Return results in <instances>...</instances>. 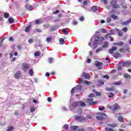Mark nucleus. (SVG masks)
<instances>
[{
    "label": "nucleus",
    "instance_id": "69168bd1",
    "mask_svg": "<svg viewBox=\"0 0 131 131\" xmlns=\"http://www.w3.org/2000/svg\"><path fill=\"white\" fill-rule=\"evenodd\" d=\"M80 21H83L84 20V17L83 16H81L79 18Z\"/></svg>",
    "mask_w": 131,
    "mask_h": 131
},
{
    "label": "nucleus",
    "instance_id": "cd10ccee",
    "mask_svg": "<svg viewBox=\"0 0 131 131\" xmlns=\"http://www.w3.org/2000/svg\"><path fill=\"white\" fill-rule=\"evenodd\" d=\"M30 27H31V25H30L29 26H27L25 29V32H28L29 30H30Z\"/></svg>",
    "mask_w": 131,
    "mask_h": 131
},
{
    "label": "nucleus",
    "instance_id": "79ce46f5",
    "mask_svg": "<svg viewBox=\"0 0 131 131\" xmlns=\"http://www.w3.org/2000/svg\"><path fill=\"white\" fill-rule=\"evenodd\" d=\"M54 61V59H53V58L50 57L49 58V62L50 63V64H51V63H53Z\"/></svg>",
    "mask_w": 131,
    "mask_h": 131
},
{
    "label": "nucleus",
    "instance_id": "f03ea898",
    "mask_svg": "<svg viewBox=\"0 0 131 131\" xmlns=\"http://www.w3.org/2000/svg\"><path fill=\"white\" fill-rule=\"evenodd\" d=\"M75 120H78L79 122H83L85 121V118L82 116L75 115L74 116Z\"/></svg>",
    "mask_w": 131,
    "mask_h": 131
},
{
    "label": "nucleus",
    "instance_id": "2eb2a0df",
    "mask_svg": "<svg viewBox=\"0 0 131 131\" xmlns=\"http://www.w3.org/2000/svg\"><path fill=\"white\" fill-rule=\"evenodd\" d=\"M108 46H109V42L106 41L104 42L103 46H102V48L104 49H106V48H108Z\"/></svg>",
    "mask_w": 131,
    "mask_h": 131
},
{
    "label": "nucleus",
    "instance_id": "e433bc0d",
    "mask_svg": "<svg viewBox=\"0 0 131 131\" xmlns=\"http://www.w3.org/2000/svg\"><path fill=\"white\" fill-rule=\"evenodd\" d=\"M62 32L63 33H64V34H68V33H69V32L67 31V30H66V29H63L62 30Z\"/></svg>",
    "mask_w": 131,
    "mask_h": 131
},
{
    "label": "nucleus",
    "instance_id": "9d476101",
    "mask_svg": "<svg viewBox=\"0 0 131 131\" xmlns=\"http://www.w3.org/2000/svg\"><path fill=\"white\" fill-rule=\"evenodd\" d=\"M20 75H21V72L17 71L14 74V77L16 79H19L20 78Z\"/></svg>",
    "mask_w": 131,
    "mask_h": 131
},
{
    "label": "nucleus",
    "instance_id": "ea45409f",
    "mask_svg": "<svg viewBox=\"0 0 131 131\" xmlns=\"http://www.w3.org/2000/svg\"><path fill=\"white\" fill-rule=\"evenodd\" d=\"M35 111V108L34 107H31L30 108V112L31 113H33V112H34Z\"/></svg>",
    "mask_w": 131,
    "mask_h": 131
},
{
    "label": "nucleus",
    "instance_id": "37998d69",
    "mask_svg": "<svg viewBox=\"0 0 131 131\" xmlns=\"http://www.w3.org/2000/svg\"><path fill=\"white\" fill-rule=\"evenodd\" d=\"M105 130L106 131H114V130H113V129H112V128H109V127H106Z\"/></svg>",
    "mask_w": 131,
    "mask_h": 131
},
{
    "label": "nucleus",
    "instance_id": "f257e3e1",
    "mask_svg": "<svg viewBox=\"0 0 131 131\" xmlns=\"http://www.w3.org/2000/svg\"><path fill=\"white\" fill-rule=\"evenodd\" d=\"M108 108L111 109L112 111H116V110L120 109V106L118 105V103H115L113 106H110Z\"/></svg>",
    "mask_w": 131,
    "mask_h": 131
},
{
    "label": "nucleus",
    "instance_id": "c03bdc74",
    "mask_svg": "<svg viewBox=\"0 0 131 131\" xmlns=\"http://www.w3.org/2000/svg\"><path fill=\"white\" fill-rule=\"evenodd\" d=\"M110 34H107L106 36H105V37H108V38H111V41H113V38H112V37H111V36H109Z\"/></svg>",
    "mask_w": 131,
    "mask_h": 131
},
{
    "label": "nucleus",
    "instance_id": "0e129e2a",
    "mask_svg": "<svg viewBox=\"0 0 131 131\" xmlns=\"http://www.w3.org/2000/svg\"><path fill=\"white\" fill-rule=\"evenodd\" d=\"M104 78H106V79H109V76L108 75H105L103 76Z\"/></svg>",
    "mask_w": 131,
    "mask_h": 131
},
{
    "label": "nucleus",
    "instance_id": "2f4dec72",
    "mask_svg": "<svg viewBox=\"0 0 131 131\" xmlns=\"http://www.w3.org/2000/svg\"><path fill=\"white\" fill-rule=\"evenodd\" d=\"M120 56V54L119 53H115L114 54V57L116 58V59H118L119 57Z\"/></svg>",
    "mask_w": 131,
    "mask_h": 131
},
{
    "label": "nucleus",
    "instance_id": "bb28decb",
    "mask_svg": "<svg viewBox=\"0 0 131 131\" xmlns=\"http://www.w3.org/2000/svg\"><path fill=\"white\" fill-rule=\"evenodd\" d=\"M118 120L120 122H124V120H123V118L122 117V116H119L118 117Z\"/></svg>",
    "mask_w": 131,
    "mask_h": 131
},
{
    "label": "nucleus",
    "instance_id": "c756f323",
    "mask_svg": "<svg viewBox=\"0 0 131 131\" xmlns=\"http://www.w3.org/2000/svg\"><path fill=\"white\" fill-rule=\"evenodd\" d=\"M75 89H76V90H80L81 89H82V86L80 85H77L76 87H75Z\"/></svg>",
    "mask_w": 131,
    "mask_h": 131
},
{
    "label": "nucleus",
    "instance_id": "72a5a7b5",
    "mask_svg": "<svg viewBox=\"0 0 131 131\" xmlns=\"http://www.w3.org/2000/svg\"><path fill=\"white\" fill-rule=\"evenodd\" d=\"M121 83H122V82L117 81V82H116L115 83H113V85H120V84H121Z\"/></svg>",
    "mask_w": 131,
    "mask_h": 131
},
{
    "label": "nucleus",
    "instance_id": "ddd939ff",
    "mask_svg": "<svg viewBox=\"0 0 131 131\" xmlns=\"http://www.w3.org/2000/svg\"><path fill=\"white\" fill-rule=\"evenodd\" d=\"M105 90L107 92H113L115 91V87L112 86L111 88H106Z\"/></svg>",
    "mask_w": 131,
    "mask_h": 131
},
{
    "label": "nucleus",
    "instance_id": "7c9ffc66",
    "mask_svg": "<svg viewBox=\"0 0 131 131\" xmlns=\"http://www.w3.org/2000/svg\"><path fill=\"white\" fill-rule=\"evenodd\" d=\"M29 73L31 76H33V69H31L29 72Z\"/></svg>",
    "mask_w": 131,
    "mask_h": 131
},
{
    "label": "nucleus",
    "instance_id": "9b49d317",
    "mask_svg": "<svg viewBox=\"0 0 131 131\" xmlns=\"http://www.w3.org/2000/svg\"><path fill=\"white\" fill-rule=\"evenodd\" d=\"M82 75L84 79H90V74H86L84 72L82 73Z\"/></svg>",
    "mask_w": 131,
    "mask_h": 131
},
{
    "label": "nucleus",
    "instance_id": "a18cd8bd",
    "mask_svg": "<svg viewBox=\"0 0 131 131\" xmlns=\"http://www.w3.org/2000/svg\"><path fill=\"white\" fill-rule=\"evenodd\" d=\"M118 34L119 36H122V35H123V33L121 31H119L118 33Z\"/></svg>",
    "mask_w": 131,
    "mask_h": 131
},
{
    "label": "nucleus",
    "instance_id": "39448f33",
    "mask_svg": "<svg viewBox=\"0 0 131 131\" xmlns=\"http://www.w3.org/2000/svg\"><path fill=\"white\" fill-rule=\"evenodd\" d=\"M80 105V101H74L72 103V106L73 109H75L76 107H78V106Z\"/></svg>",
    "mask_w": 131,
    "mask_h": 131
},
{
    "label": "nucleus",
    "instance_id": "5fc2aeb1",
    "mask_svg": "<svg viewBox=\"0 0 131 131\" xmlns=\"http://www.w3.org/2000/svg\"><path fill=\"white\" fill-rule=\"evenodd\" d=\"M113 96H114V94L111 93L108 96V98H113Z\"/></svg>",
    "mask_w": 131,
    "mask_h": 131
},
{
    "label": "nucleus",
    "instance_id": "20e7f679",
    "mask_svg": "<svg viewBox=\"0 0 131 131\" xmlns=\"http://www.w3.org/2000/svg\"><path fill=\"white\" fill-rule=\"evenodd\" d=\"M85 103H89L90 105H96L97 104V101H94L93 98H89L85 100Z\"/></svg>",
    "mask_w": 131,
    "mask_h": 131
},
{
    "label": "nucleus",
    "instance_id": "052dcab7",
    "mask_svg": "<svg viewBox=\"0 0 131 131\" xmlns=\"http://www.w3.org/2000/svg\"><path fill=\"white\" fill-rule=\"evenodd\" d=\"M118 70H121V69H122V65H121V66L119 65V66L118 67Z\"/></svg>",
    "mask_w": 131,
    "mask_h": 131
},
{
    "label": "nucleus",
    "instance_id": "58836bf2",
    "mask_svg": "<svg viewBox=\"0 0 131 131\" xmlns=\"http://www.w3.org/2000/svg\"><path fill=\"white\" fill-rule=\"evenodd\" d=\"M124 77L125 78H130V76L128 74H124Z\"/></svg>",
    "mask_w": 131,
    "mask_h": 131
},
{
    "label": "nucleus",
    "instance_id": "13d9d810",
    "mask_svg": "<svg viewBox=\"0 0 131 131\" xmlns=\"http://www.w3.org/2000/svg\"><path fill=\"white\" fill-rule=\"evenodd\" d=\"M86 118H88V119H92V116L90 115H87L86 116Z\"/></svg>",
    "mask_w": 131,
    "mask_h": 131
},
{
    "label": "nucleus",
    "instance_id": "6e6552de",
    "mask_svg": "<svg viewBox=\"0 0 131 131\" xmlns=\"http://www.w3.org/2000/svg\"><path fill=\"white\" fill-rule=\"evenodd\" d=\"M95 66H96V67H99L98 68V69H102V66H103V63L101 62L98 60H96L95 61Z\"/></svg>",
    "mask_w": 131,
    "mask_h": 131
},
{
    "label": "nucleus",
    "instance_id": "dca6fc26",
    "mask_svg": "<svg viewBox=\"0 0 131 131\" xmlns=\"http://www.w3.org/2000/svg\"><path fill=\"white\" fill-rule=\"evenodd\" d=\"M79 127L78 126L74 125V126H72L71 127V129H72V130L75 131V130H76V129H78V128H79Z\"/></svg>",
    "mask_w": 131,
    "mask_h": 131
},
{
    "label": "nucleus",
    "instance_id": "a878e982",
    "mask_svg": "<svg viewBox=\"0 0 131 131\" xmlns=\"http://www.w3.org/2000/svg\"><path fill=\"white\" fill-rule=\"evenodd\" d=\"M93 92H94V93H95L96 96H98V97L101 96V92H96V90H93Z\"/></svg>",
    "mask_w": 131,
    "mask_h": 131
},
{
    "label": "nucleus",
    "instance_id": "393cba45",
    "mask_svg": "<svg viewBox=\"0 0 131 131\" xmlns=\"http://www.w3.org/2000/svg\"><path fill=\"white\" fill-rule=\"evenodd\" d=\"M130 23V21L129 20H127L126 21H124L122 23V25H128Z\"/></svg>",
    "mask_w": 131,
    "mask_h": 131
},
{
    "label": "nucleus",
    "instance_id": "4c0bfd02",
    "mask_svg": "<svg viewBox=\"0 0 131 131\" xmlns=\"http://www.w3.org/2000/svg\"><path fill=\"white\" fill-rule=\"evenodd\" d=\"M52 37H48L46 39L47 42H51L52 41Z\"/></svg>",
    "mask_w": 131,
    "mask_h": 131
},
{
    "label": "nucleus",
    "instance_id": "a19ab883",
    "mask_svg": "<svg viewBox=\"0 0 131 131\" xmlns=\"http://www.w3.org/2000/svg\"><path fill=\"white\" fill-rule=\"evenodd\" d=\"M101 51H103V48H98L96 50V53H99V52H101Z\"/></svg>",
    "mask_w": 131,
    "mask_h": 131
},
{
    "label": "nucleus",
    "instance_id": "8fccbe9b",
    "mask_svg": "<svg viewBox=\"0 0 131 131\" xmlns=\"http://www.w3.org/2000/svg\"><path fill=\"white\" fill-rule=\"evenodd\" d=\"M77 112L78 113H79V114H82V110H81V108L78 109V110L77 111Z\"/></svg>",
    "mask_w": 131,
    "mask_h": 131
},
{
    "label": "nucleus",
    "instance_id": "bf43d9fd",
    "mask_svg": "<svg viewBox=\"0 0 131 131\" xmlns=\"http://www.w3.org/2000/svg\"><path fill=\"white\" fill-rule=\"evenodd\" d=\"M29 43H32L33 42V39H29L28 40Z\"/></svg>",
    "mask_w": 131,
    "mask_h": 131
},
{
    "label": "nucleus",
    "instance_id": "e2e57ef3",
    "mask_svg": "<svg viewBox=\"0 0 131 131\" xmlns=\"http://www.w3.org/2000/svg\"><path fill=\"white\" fill-rule=\"evenodd\" d=\"M120 52H121V53H125V50L123 49H120Z\"/></svg>",
    "mask_w": 131,
    "mask_h": 131
},
{
    "label": "nucleus",
    "instance_id": "f3484780",
    "mask_svg": "<svg viewBox=\"0 0 131 131\" xmlns=\"http://www.w3.org/2000/svg\"><path fill=\"white\" fill-rule=\"evenodd\" d=\"M96 118L97 119V120L102 121L103 119H104V117H103V116H97L96 117Z\"/></svg>",
    "mask_w": 131,
    "mask_h": 131
},
{
    "label": "nucleus",
    "instance_id": "4468645a",
    "mask_svg": "<svg viewBox=\"0 0 131 131\" xmlns=\"http://www.w3.org/2000/svg\"><path fill=\"white\" fill-rule=\"evenodd\" d=\"M124 44V43H123V42L120 41V42H115L114 43V46H123Z\"/></svg>",
    "mask_w": 131,
    "mask_h": 131
},
{
    "label": "nucleus",
    "instance_id": "6e6d98bb",
    "mask_svg": "<svg viewBox=\"0 0 131 131\" xmlns=\"http://www.w3.org/2000/svg\"><path fill=\"white\" fill-rule=\"evenodd\" d=\"M83 82V80L82 78H80L79 80V84H81Z\"/></svg>",
    "mask_w": 131,
    "mask_h": 131
},
{
    "label": "nucleus",
    "instance_id": "412c9836",
    "mask_svg": "<svg viewBox=\"0 0 131 131\" xmlns=\"http://www.w3.org/2000/svg\"><path fill=\"white\" fill-rule=\"evenodd\" d=\"M98 7L93 6V7H92L91 10H92L93 12H97V11H98Z\"/></svg>",
    "mask_w": 131,
    "mask_h": 131
},
{
    "label": "nucleus",
    "instance_id": "5701e85b",
    "mask_svg": "<svg viewBox=\"0 0 131 131\" xmlns=\"http://www.w3.org/2000/svg\"><path fill=\"white\" fill-rule=\"evenodd\" d=\"M96 114L97 115H100V116H106V114L102 112H98Z\"/></svg>",
    "mask_w": 131,
    "mask_h": 131
},
{
    "label": "nucleus",
    "instance_id": "7ed1b4c3",
    "mask_svg": "<svg viewBox=\"0 0 131 131\" xmlns=\"http://www.w3.org/2000/svg\"><path fill=\"white\" fill-rule=\"evenodd\" d=\"M105 38L104 37L100 36V37H96V39L95 40V42L96 43H99V45H101L102 42H103V40H104Z\"/></svg>",
    "mask_w": 131,
    "mask_h": 131
},
{
    "label": "nucleus",
    "instance_id": "603ef678",
    "mask_svg": "<svg viewBox=\"0 0 131 131\" xmlns=\"http://www.w3.org/2000/svg\"><path fill=\"white\" fill-rule=\"evenodd\" d=\"M29 11H32L33 10V6L30 5V7L28 8Z\"/></svg>",
    "mask_w": 131,
    "mask_h": 131
},
{
    "label": "nucleus",
    "instance_id": "0eeeda50",
    "mask_svg": "<svg viewBox=\"0 0 131 131\" xmlns=\"http://www.w3.org/2000/svg\"><path fill=\"white\" fill-rule=\"evenodd\" d=\"M22 69L25 71V72H26L27 70H28V69L29 68V65L27 63H23L21 66Z\"/></svg>",
    "mask_w": 131,
    "mask_h": 131
},
{
    "label": "nucleus",
    "instance_id": "4be33fe9",
    "mask_svg": "<svg viewBox=\"0 0 131 131\" xmlns=\"http://www.w3.org/2000/svg\"><path fill=\"white\" fill-rule=\"evenodd\" d=\"M40 51H36L34 53V56L35 57H38L39 56H40Z\"/></svg>",
    "mask_w": 131,
    "mask_h": 131
},
{
    "label": "nucleus",
    "instance_id": "6ab92c4d",
    "mask_svg": "<svg viewBox=\"0 0 131 131\" xmlns=\"http://www.w3.org/2000/svg\"><path fill=\"white\" fill-rule=\"evenodd\" d=\"M8 21L10 24H12V23H14V22H15V19H14L12 17H10L8 18Z\"/></svg>",
    "mask_w": 131,
    "mask_h": 131
},
{
    "label": "nucleus",
    "instance_id": "338daca9",
    "mask_svg": "<svg viewBox=\"0 0 131 131\" xmlns=\"http://www.w3.org/2000/svg\"><path fill=\"white\" fill-rule=\"evenodd\" d=\"M59 13H60V11L59 10H56L53 12V14H59Z\"/></svg>",
    "mask_w": 131,
    "mask_h": 131
},
{
    "label": "nucleus",
    "instance_id": "680f3d73",
    "mask_svg": "<svg viewBox=\"0 0 131 131\" xmlns=\"http://www.w3.org/2000/svg\"><path fill=\"white\" fill-rule=\"evenodd\" d=\"M123 31H124V32H126L127 31V28L124 27V28H123Z\"/></svg>",
    "mask_w": 131,
    "mask_h": 131
},
{
    "label": "nucleus",
    "instance_id": "f8f14e48",
    "mask_svg": "<svg viewBox=\"0 0 131 131\" xmlns=\"http://www.w3.org/2000/svg\"><path fill=\"white\" fill-rule=\"evenodd\" d=\"M116 50H117V48L115 47H113L112 49L109 50L108 52L110 54H114V51H116Z\"/></svg>",
    "mask_w": 131,
    "mask_h": 131
},
{
    "label": "nucleus",
    "instance_id": "c9c22d12",
    "mask_svg": "<svg viewBox=\"0 0 131 131\" xmlns=\"http://www.w3.org/2000/svg\"><path fill=\"white\" fill-rule=\"evenodd\" d=\"M111 17L113 18L114 20H117V16H116L115 14L111 15Z\"/></svg>",
    "mask_w": 131,
    "mask_h": 131
},
{
    "label": "nucleus",
    "instance_id": "3c124183",
    "mask_svg": "<svg viewBox=\"0 0 131 131\" xmlns=\"http://www.w3.org/2000/svg\"><path fill=\"white\" fill-rule=\"evenodd\" d=\"M35 24H40V20L37 19L35 22Z\"/></svg>",
    "mask_w": 131,
    "mask_h": 131
},
{
    "label": "nucleus",
    "instance_id": "aec40b11",
    "mask_svg": "<svg viewBox=\"0 0 131 131\" xmlns=\"http://www.w3.org/2000/svg\"><path fill=\"white\" fill-rule=\"evenodd\" d=\"M14 130V126H9L6 131H12Z\"/></svg>",
    "mask_w": 131,
    "mask_h": 131
},
{
    "label": "nucleus",
    "instance_id": "423d86ee",
    "mask_svg": "<svg viewBox=\"0 0 131 131\" xmlns=\"http://www.w3.org/2000/svg\"><path fill=\"white\" fill-rule=\"evenodd\" d=\"M111 5H112L113 8H114V9H118V8H120V6H119V5H118L117 4H116V0H113L111 2Z\"/></svg>",
    "mask_w": 131,
    "mask_h": 131
},
{
    "label": "nucleus",
    "instance_id": "49530a36",
    "mask_svg": "<svg viewBox=\"0 0 131 131\" xmlns=\"http://www.w3.org/2000/svg\"><path fill=\"white\" fill-rule=\"evenodd\" d=\"M98 81H99L100 85H103L105 83V82H103V81H102V80H99Z\"/></svg>",
    "mask_w": 131,
    "mask_h": 131
},
{
    "label": "nucleus",
    "instance_id": "f704fd0d",
    "mask_svg": "<svg viewBox=\"0 0 131 131\" xmlns=\"http://www.w3.org/2000/svg\"><path fill=\"white\" fill-rule=\"evenodd\" d=\"M59 42H60L61 45H64L65 43V40L63 38L59 39Z\"/></svg>",
    "mask_w": 131,
    "mask_h": 131
},
{
    "label": "nucleus",
    "instance_id": "a211bd4d",
    "mask_svg": "<svg viewBox=\"0 0 131 131\" xmlns=\"http://www.w3.org/2000/svg\"><path fill=\"white\" fill-rule=\"evenodd\" d=\"M108 126H110V127H117V124L115 123H113V124H109L107 125Z\"/></svg>",
    "mask_w": 131,
    "mask_h": 131
},
{
    "label": "nucleus",
    "instance_id": "774afa93",
    "mask_svg": "<svg viewBox=\"0 0 131 131\" xmlns=\"http://www.w3.org/2000/svg\"><path fill=\"white\" fill-rule=\"evenodd\" d=\"M78 131H84V128H81L78 129Z\"/></svg>",
    "mask_w": 131,
    "mask_h": 131
},
{
    "label": "nucleus",
    "instance_id": "864d4df0",
    "mask_svg": "<svg viewBox=\"0 0 131 131\" xmlns=\"http://www.w3.org/2000/svg\"><path fill=\"white\" fill-rule=\"evenodd\" d=\"M64 129H66V130H68L69 127H68V124H65L64 125Z\"/></svg>",
    "mask_w": 131,
    "mask_h": 131
},
{
    "label": "nucleus",
    "instance_id": "1a4fd4ad",
    "mask_svg": "<svg viewBox=\"0 0 131 131\" xmlns=\"http://www.w3.org/2000/svg\"><path fill=\"white\" fill-rule=\"evenodd\" d=\"M131 62L130 61H125L122 63V67H127L130 66Z\"/></svg>",
    "mask_w": 131,
    "mask_h": 131
},
{
    "label": "nucleus",
    "instance_id": "4d7b16f0",
    "mask_svg": "<svg viewBox=\"0 0 131 131\" xmlns=\"http://www.w3.org/2000/svg\"><path fill=\"white\" fill-rule=\"evenodd\" d=\"M89 98H94L95 97V95L94 94H90L89 95Z\"/></svg>",
    "mask_w": 131,
    "mask_h": 131
},
{
    "label": "nucleus",
    "instance_id": "09e8293b",
    "mask_svg": "<svg viewBox=\"0 0 131 131\" xmlns=\"http://www.w3.org/2000/svg\"><path fill=\"white\" fill-rule=\"evenodd\" d=\"M107 23H110L111 22V17H107L106 19Z\"/></svg>",
    "mask_w": 131,
    "mask_h": 131
},
{
    "label": "nucleus",
    "instance_id": "b1692460",
    "mask_svg": "<svg viewBox=\"0 0 131 131\" xmlns=\"http://www.w3.org/2000/svg\"><path fill=\"white\" fill-rule=\"evenodd\" d=\"M4 18H6V19H7V18H9L10 17V14L9 13L5 12L4 14Z\"/></svg>",
    "mask_w": 131,
    "mask_h": 131
},
{
    "label": "nucleus",
    "instance_id": "473e14b6",
    "mask_svg": "<svg viewBox=\"0 0 131 131\" xmlns=\"http://www.w3.org/2000/svg\"><path fill=\"white\" fill-rule=\"evenodd\" d=\"M83 83H84V84H92V82L91 81H87V80H84L83 81Z\"/></svg>",
    "mask_w": 131,
    "mask_h": 131
},
{
    "label": "nucleus",
    "instance_id": "de8ad7c7",
    "mask_svg": "<svg viewBox=\"0 0 131 131\" xmlns=\"http://www.w3.org/2000/svg\"><path fill=\"white\" fill-rule=\"evenodd\" d=\"M102 3H103L104 5H107L108 4V0H102Z\"/></svg>",
    "mask_w": 131,
    "mask_h": 131
},
{
    "label": "nucleus",
    "instance_id": "c85d7f7f",
    "mask_svg": "<svg viewBox=\"0 0 131 131\" xmlns=\"http://www.w3.org/2000/svg\"><path fill=\"white\" fill-rule=\"evenodd\" d=\"M80 106H81V107H84L85 106H86V104L84 102L80 101Z\"/></svg>",
    "mask_w": 131,
    "mask_h": 131
}]
</instances>
